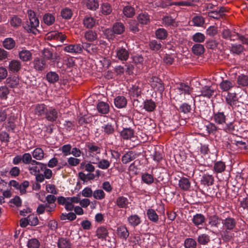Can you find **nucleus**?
Instances as JSON below:
<instances>
[{
    "mask_svg": "<svg viewBox=\"0 0 248 248\" xmlns=\"http://www.w3.org/2000/svg\"><path fill=\"white\" fill-rule=\"evenodd\" d=\"M28 20L23 24V28L28 32L35 35L39 33L38 28L39 26V20L36 16L35 12L31 10L27 11Z\"/></svg>",
    "mask_w": 248,
    "mask_h": 248,
    "instance_id": "f257e3e1",
    "label": "nucleus"
},
{
    "mask_svg": "<svg viewBox=\"0 0 248 248\" xmlns=\"http://www.w3.org/2000/svg\"><path fill=\"white\" fill-rule=\"evenodd\" d=\"M213 119L216 124L221 127L220 129L226 132H232L235 129V125L233 122L226 123V116L223 112H214Z\"/></svg>",
    "mask_w": 248,
    "mask_h": 248,
    "instance_id": "f03ea898",
    "label": "nucleus"
},
{
    "mask_svg": "<svg viewBox=\"0 0 248 248\" xmlns=\"http://www.w3.org/2000/svg\"><path fill=\"white\" fill-rule=\"evenodd\" d=\"M222 224L224 230L221 232V235L224 239L230 240L232 238V235L230 233V231H232L235 228L236 221L234 218L228 217L222 220Z\"/></svg>",
    "mask_w": 248,
    "mask_h": 248,
    "instance_id": "7ed1b4c3",
    "label": "nucleus"
},
{
    "mask_svg": "<svg viewBox=\"0 0 248 248\" xmlns=\"http://www.w3.org/2000/svg\"><path fill=\"white\" fill-rule=\"evenodd\" d=\"M221 36L224 39L232 41L239 39L242 44L248 45V37L242 35L235 31H231L227 28L222 30Z\"/></svg>",
    "mask_w": 248,
    "mask_h": 248,
    "instance_id": "20e7f679",
    "label": "nucleus"
},
{
    "mask_svg": "<svg viewBox=\"0 0 248 248\" xmlns=\"http://www.w3.org/2000/svg\"><path fill=\"white\" fill-rule=\"evenodd\" d=\"M125 31L124 24L121 22H116L113 26L112 29H107L105 30V34L109 38H112L114 34H121Z\"/></svg>",
    "mask_w": 248,
    "mask_h": 248,
    "instance_id": "39448f33",
    "label": "nucleus"
},
{
    "mask_svg": "<svg viewBox=\"0 0 248 248\" xmlns=\"http://www.w3.org/2000/svg\"><path fill=\"white\" fill-rule=\"evenodd\" d=\"M46 164L34 160L29 166V170L31 175H35L43 171L46 168Z\"/></svg>",
    "mask_w": 248,
    "mask_h": 248,
    "instance_id": "423d86ee",
    "label": "nucleus"
},
{
    "mask_svg": "<svg viewBox=\"0 0 248 248\" xmlns=\"http://www.w3.org/2000/svg\"><path fill=\"white\" fill-rule=\"evenodd\" d=\"M149 83L151 87L155 91L162 93L165 89L164 85L161 80L156 77H152L149 80Z\"/></svg>",
    "mask_w": 248,
    "mask_h": 248,
    "instance_id": "0eeeda50",
    "label": "nucleus"
},
{
    "mask_svg": "<svg viewBox=\"0 0 248 248\" xmlns=\"http://www.w3.org/2000/svg\"><path fill=\"white\" fill-rule=\"evenodd\" d=\"M59 112L58 110L52 107H50L47 108L45 117L47 121L53 122L57 120Z\"/></svg>",
    "mask_w": 248,
    "mask_h": 248,
    "instance_id": "6e6552de",
    "label": "nucleus"
},
{
    "mask_svg": "<svg viewBox=\"0 0 248 248\" xmlns=\"http://www.w3.org/2000/svg\"><path fill=\"white\" fill-rule=\"evenodd\" d=\"M63 50L71 53L80 54L82 52V47L79 44H71L65 46Z\"/></svg>",
    "mask_w": 248,
    "mask_h": 248,
    "instance_id": "1a4fd4ad",
    "label": "nucleus"
},
{
    "mask_svg": "<svg viewBox=\"0 0 248 248\" xmlns=\"http://www.w3.org/2000/svg\"><path fill=\"white\" fill-rule=\"evenodd\" d=\"M115 203L119 208L126 209L129 207L130 202L127 197L120 196L116 198Z\"/></svg>",
    "mask_w": 248,
    "mask_h": 248,
    "instance_id": "9d476101",
    "label": "nucleus"
},
{
    "mask_svg": "<svg viewBox=\"0 0 248 248\" xmlns=\"http://www.w3.org/2000/svg\"><path fill=\"white\" fill-rule=\"evenodd\" d=\"M34 68L39 71L44 70L46 67V63L45 60L42 58H35L32 62Z\"/></svg>",
    "mask_w": 248,
    "mask_h": 248,
    "instance_id": "9b49d317",
    "label": "nucleus"
},
{
    "mask_svg": "<svg viewBox=\"0 0 248 248\" xmlns=\"http://www.w3.org/2000/svg\"><path fill=\"white\" fill-rule=\"evenodd\" d=\"M226 102L232 108L234 107L238 106L239 102L235 93H228L225 98Z\"/></svg>",
    "mask_w": 248,
    "mask_h": 248,
    "instance_id": "f8f14e48",
    "label": "nucleus"
},
{
    "mask_svg": "<svg viewBox=\"0 0 248 248\" xmlns=\"http://www.w3.org/2000/svg\"><path fill=\"white\" fill-rule=\"evenodd\" d=\"M7 120L5 124L6 129L10 131H13L16 127L15 121L16 119L14 111H11V114L7 116Z\"/></svg>",
    "mask_w": 248,
    "mask_h": 248,
    "instance_id": "ddd939ff",
    "label": "nucleus"
},
{
    "mask_svg": "<svg viewBox=\"0 0 248 248\" xmlns=\"http://www.w3.org/2000/svg\"><path fill=\"white\" fill-rule=\"evenodd\" d=\"M172 5H175L177 6H191L192 5V3L190 1H189L188 0L175 2H171L169 0H166L165 1H163L160 4V6L162 8H166Z\"/></svg>",
    "mask_w": 248,
    "mask_h": 248,
    "instance_id": "4468645a",
    "label": "nucleus"
},
{
    "mask_svg": "<svg viewBox=\"0 0 248 248\" xmlns=\"http://www.w3.org/2000/svg\"><path fill=\"white\" fill-rule=\"evenodd\" d=\"M129 56V51L123 47H119L116 50V57L121 61H126Z\"/></svg>",
    "mask_w": 248,
    "mask_h": 248,
    "instance_id": "2eb2a0df",
    "label": "nucleus"
},
{
    "mask_svg": "<svg viewBox=\"0 0 248 248\" xmlns=\"http://www.w3.org/2000/svg\"><path fill=\"white\" fill-rule=\"evenodd\" d=\"M139 156V154L133 151H129L124 154L122 157V161L124 164H127Z\"/></svg>",
    "mask_w": 248,
    "mask_h": 248,
    "instance_id": "dca6fc26",
    "label": "nucleus"
},
{
    "mask_svg": "<svg viewBox=\"0 0 248 248\" xmlns=\"http://www.w3.org/2000/svg\"><path fill=\"white\" fill-rule=\"evenodd\" d=\"M93 163H97V167L102 170L108 169L110 165V162L108 160L106 159L99 160L98 157L93 159Z\"/></svg>",
    "mask_w": 248,
    "mask_h": 248,
    "instance_id": "f3484780",
    "label": "nucleus"
},
{
    "mask_svg": "<svg viewBox=\"0 0 248 248\" xmlns=\"http://www.w3.org/2000/svg\"><path fill=\"white\" fill-rule=\"evenodd\" d=\"M18 57L23 62H28L32 59V53L30 50L22 48V50L18 52Z\"/></svg>",
    "mask_w": 248,
    "mask_h": 248,
    "instance_id": "a211bd4d",
    "label": "nucleus"
},
{
    "mask_svg": "<svg viewBox=\"0 0 248 248\" xmlns=\"http://www.w3.org/2000/svg\"><path fill=\"white\" fill-rule=\"evenodd\" d=\"M117 234L121 239L126 240L129 235V232L125 226H120L117 229Z\"/></svg>",
    "mask_w": 248,
    "mask_h": 248,
    "instance_id": "6ab92c4d",
    "label": "nucleus"
},
{
    "mask_svg": "<svg viewBox=\"0 0 248 248\" xmlns=\"http://www.w3.org/2000/svg\"><path fill=\"white\" fill-rule=\"evenodd\" d=\"M47 107L44 104H39L35 105L34 113L39 116H45L47 112Z\"/></svg>",
    "mask_w": 248,
    "mask_h": 248,
    "instance_id": "aec40b11",
    "label": "nucleus"
},
{
    "mask_svg": "<svg viewBox=\"0 0 248 248\" xmlns=\"http://www.w3.org/2000/svg\"><path fill=\"white\" fill-rule=\"evenodd\" d=\"M214 93V91L211 86H205L201 89V93L196 95L195 96H202L209 98L213 95Z\"/></svg>",
    "mask_w": 248,
    "mask_h": 248,
    "instance_id": "412c9836",
    "label": "nucleus"
},
{
    "mask_svg": "<svg viewBox=\"0 0 248 248\" xmlns=\"http://www.w3.org/2000/svg\"><path fill=\"white\" fill-rule=\"evenodd\" d=\"M214 182V178L211 174L205 173L203 174L201 178V183L205 186L212 185Z\"/></svg>",
    "mask_w": 248,
    "mask_h": 248,
    "instance_id": "4be33fe9",
    "label": "nucleus"
},
{
    "mask_svg": "<svg viewBox=\"0 0 248 248\" xmlns=\"http://www.w3.org/2000/svg\"><path fill=\"white\" fill-rule=\"evenodd\" d=\"M162 23L165 27H177L178 24L174 18L170 16H164L162 19Z\"/></svg>",
    "mask_w": 248,
    "mask_h": 248,
    "instance_id": "5701e85b",
    "label": "nucleus"
},
{
    "mask_svg": "<svg viewBox=\"0 0 248 248\" xmlns=\"http://www.w3.org/2000/svg\"><path fill=\"white\" fill-rule=\"evenodd\" d=\"M21 67V62L17 60H13L10 62L8 66L9 70L13 73L18 72Z\"/></svg>",
    "mask_w": 248,
    "mask_h": 248,
    "instance_id": "b1692460",
    "label": "nucleus"
},
{
    "mask_svg": "<svg viewBox=\"0 0 248 248\" xmlns=\"http://www.w3.org/2000/svg\"><path fill=\"white\" fill-rule=\"evenodd\" d=\"M134 135V131L131 128H124L120 132V136L124 140H130Z\"/></svg>",
    "mask_w": 248,
    "mask_h": 248,
    "instance_id": "393cba45",
    "label": "nucleus"
},
{
    "mask_svg": "<svg viewBox=\"0 0 248 248\" xmlns=\"http://www.w3.org/2000/svg\"><path fill=\"white\" fill-rule=\"evenodd\" d=\"M127 221L129 225L135 227L140 224V217L137 215H131L127 217Z\"/></svg>",
    "mask_w": 248,
    "mask_h": 248,
    "instance_id": "a878e982",
    "label": "nucleus"
},
{
    "mask_svg": "<svg viewBox=\"0 0 248 248\" xmlns=\"http://www.w3.org/2000/svg\"><path fill=\"white\" fill-rule=\"evenodd\" d=\"M102 130L105 134L107 135L113 134L115 130V126L114 124L108 123L104 124L102 126Z\"/></svg>",
    "mask_w": 248,
    "mask_h": 248,
    "instance_id": "bb28decb",
    "label": "nucleus"
},
{
    "mask_svg": "<svg viewBox=\"0 0 248 248\" xmlns=\"http://www.w3.org/2000/svg\"><path fill=\"white\" fill-rule=\"evenodd\" d=\"M97 110L98 112L102 114H108L109 111V105L105 102H99L97 105Z\"/></svg>",
    "mask_w": 248,
    "mask_h": 248,
    "instance_id": "cd10ccee",
    "label": "nucleus"
},
{
    "mask_svg": "<svg viewBox=\"0 0 248 248\" xmlns=\"http://www.w3.org/2000/svg\"><path fill=\"white\" fill-rule=\"evenodd\" d=\"M108 234V230L107 228L104 226L99 227L96 229V235L99 239H106Z\"/></svg>",
    "mask_w": 248,
    "mask_h": 248,
    "instance_id": "c85d7f7f",
    "label": "nucleus"
},
{
    "mask_svg": "<svg viewBox=\"0 0 248 248\" xmlns=\"http://www.w3.org/2000/svg\"><path fill=\"white\" fill-rule=\"evenodd\" d=\"M208 224L211 227L217 228L220 224L221 218L217 215L211 216L208 218Z\"/></svg>",
    "mask_w": 248,
    "mask_h": 248,
    "instance_id": "c756f323",
    "label": "nucleus"
},
{
    "mask_svg": "<svg viewBox=\"0 0 248 248\" xmlns=\"http://www.w3.org/2000/svg\"><path fill=\"white\" fill-rule=\"evenodd\" d=\"M114 104L117 108H123L126 107L127 100L123 96H118L114 99Z\"/></svg>",
    "mask_w": 248,
    "mask_h": 248,
    "instance_id": "7c9ffc66",
    "label": "nucleus"
},
{
    "mask_svg": "<svg viewBox=\"0 0 248 248\" xmlns=\"http://www.w3.org/2000/svg\"><path fill=\"white\" fill-rule=\"evenodd\" d=\"M6 84L11 88L17 87L19 83V79L16 76H12L6 79Z\"/></svg>",
    "mask_w": 248,
    "mask_h": 248,
    "instance_id": "2f4dec72",
    "label": "nucleus"
},
{
    "mask_svg": "<svg viewBox=\"0 0 248 248\" xmlns=\"http://www.w3.org/2000/svg\"><path fill=\"white\" fill-rule=\"evenodd\" d=\"M86 147L91 155L92 154H100L101 153V148L95 145L93 143L88 142L86 144Z\"/></svg>",
    "mask_w": 248,
    "mask_h": 248,
    "instance_id": "473e14b6",
    "label": "nucleus"
},
{
    "mask_svg": "<svg viewBox=\"0 0 248 248\" xmlns=\"http://www.w3.org/2000/svg\"><path fill=\"white\" fill-rule=\"evenodd\" d=\"M190 182L187 178L182 177L179 180V186L183 190H188L190 187Z\"/></svg>",
    "mask_w": 248,
    "mask_h": 248,
    "instance_id": "72a5a7b5",
    "label": "nucleus"
},
{
    "mask_svg": "<svg viewBox=\"0 0 248 248\" xmlns=\"http://www.w3.org/2000/svg\"><path fill=\"white\" fill-rule=\"evenodd\" d=\"M44 23L47 26H51L55 21V17L51 13H46L43 16Z\"/></svg>",
    "mask_w": 248,
    "mask_h": 248,
    "instance_id": "f704fd0d",
    "label": "nucleus"
},
{
    "mask_svg": "<svg viewBox=\"0 0 248 248\" xmlns=\"http://www.w3.org/2000/svg\"><path fill=\"white\" fill-rule=\"evenodd\" d=\"M225 169L226 165L223 161H217L214 164L213 171L216 173H222L225 170Z\"/></svg>",
    "mask_w": 248,
    "mask_h": 248,
    "instance_id": "c9c22d12",
    "label": "nucleus"
},
{
    "mask_svg": "<svg viewBox=\"0 0 248 248\" xmlns=\"http://www.w3.org/2000/svg\"><path fill=\"white\" fill-rule=\"evenodd\" d=\"M11 111H15L12 107L0 109V123L4 121L7 116L11 114Z\"/></svg>",
    "mask_w": 248,
    "mask_h": 248,
    "instance_id": "e433bc0d",
    "label": "nucleus"
},
{
    "mask_svg": "<svg viewBox=\"0 0 248 248\" xmlns=\"http://www.w3.org/2000/svg\"><path fill=\"white\" fill-rule=\"evenodd\" d=\"M16 42L12 38H6L2 42L3 46L7 50H11L15 47Z\"/></svg>",
    "mask_w": 248,
    "mask_h": 248,
    "instance_id": "4c0bfd02",
    "label": "nucleus"
},
{
    "mask_svg": "<svg viewBox=\"0 0 248 248\" xmlns=\"http://www.w3.org/2000/svg\"><path fill=\"white\" fill-rule=\"evenodd\" d=\"M234 86L233 82L229 80H223L219 84L220 89L224 92L231 90Z\"/></svg>",
    "mask_w": 248,
    "mask_h": 248,
    "instance_id": "58836bf2",
    "label": "nucleus"
},
{
    "mask_svg": "<svg viewBox=\"0 0 248 248\" xmlns=\"http://www.w3.org/2000/svg\"><path fill=\"white\" fill-rule=\"evenodd\" d=\"M205 220V217L202 214H196L193 217L192 222L196 226L202 224Z\"/></svg>",
    "mask_w": 248,
    "mask_h": 248,
    "instance_id": "ea45409f",
    "label": "nucleus"
},
{
    "mask_svg": "<svg viewBox=\"0 0 248 248\" xmlns=\"http://www.w3.org/2000/svg\"><path fill=\"white\" fill-rule=\"evenodd\" d=\"M57 245L59 248H70L71 243L69 239L61 237L58 239Z\"/></svg>",
    "mask_w": 248,
    "mask_h": 248,
    "instance_id": "a19ab883",
    "label": "nucleus"
},
{
    "mask_svg": "<svg viewBox=\"0 0 248 248\" xmlns=\"http://www.w3.org/2000/svg\"><path fill=\"white\" fill-rule=\"evenodd\" d=\"M147 216L148 218L153 222H157L158 220V215L153 209L150 208L147 210Z\"/></svg>",
    "mask_w": 248,
    "mask_h": 248,
    "instance_id": "79ce46f5",
    "label": "nucleus"
},
{
    "mask_svg": "<svg viewBox=\"0 0 248 248\" xmlns=\"http://www.w3.org/2000/svg\"><path fill=\"white\" fill-rule=\"evenodd\" d=\"M42 55L44 59L47 60H52L54 62L56 60L57 56H53L52 52L48 48H45L43 50Z\"/></svg>",
    "mask_w": 248,
    "mask_h": 248,
    "instance_id": "37998d69",
    "label": "nucleus"
},
{
    "mask_svg": "<svg viewBox=\"0 0 248 248\" xmlns=\"http://www.w3.org/2000/svg\"><path fill=\"white\" fill-rule=\"evenodd\" d=\"M137 18L139 23L142 25H146L150 22L149 16L145 13L140 14Z\"/></svg>",
    "mask_w": 248,
    "mask_h": 248,
    "instance_id": "c03bdc74",
    "label": "nucleus"
},
{
    "mask_svg": "<svg viewBox=\"0 0 248 248\" xmlns=\"http://www.w3.org/2000/svg\"><path fill=\"white\" fill-rule=\"evenodd\" d=\"M33 157L37 160H41L44 157V151L41 148H36L32 152Z\"/></svg>",
    "mask_w": 248,
    "mask_h": 248,
    "instance_id": "a18cd8bd",
    "label": "nucleus"
},
{
    "mask_svg": "<svg viewBox=\"0 0 248 248\" xmlns=\"http://www.w3.org/2000/svg\"><path fill=\"white\" fill-rule=\"evenodd\" d=\"M84 26L88 29L92 28L95 24V19L91 16H86L83 21Z\"/></svg>",
    "mask_w": 248,
    "mask_h": 248,
    "instance_id": "49530a36",
    "label": "nucleus"
},
{
    "mask_svg": "<svg viewBox=\"0 0 248 248\" xmlns=\"http://www.w3.org/2000/svg\"><path fill=\"white\" fill-rule=\"evenodd\" d=\"M47 80L50 83H54L58 81L59 75L55 72H49L46 75Z\"/></svg>",
    "mask_w": 248,
    "mask_h": 248,
    "instance_id": "de8ad7c7",
    "label": "nucleus"
},
{
    "mask_svg": "<svg viewBox=\"0 0 248 248\" xmlns=\"http://www.w3.org/2000/svg\"><path fill=\"white\" fill-rule=\"evenodd\" d=\"M156 108L155 102L151 99L146 100L144 102V109L149 112L153 111Z\"/></svg>",
    "mask_w": 248,
    "mask_h": 248,
    "instance_id": "09e8293b",
    "label": "nucleus"
},
{
    "mask_svg": "<svg viewBox=\"0 0 248 248\" xmlns=\"http://www.w3.org/2000/svg\"><path fill=\"white\" fill-rule=\"evenodd\" d=\"M210 241V236L205 233H202L199 235L197 238V241L198 243L202 245H207Z\"/></svg>",
    "mask_w": 248,
    "mask_h": 248,
    "instance_id": "8fccbe9b",
    "label": "nucleus"
},
{
    "mask_svg": "<svg viewBox=\"0 0 248 248\" xmlns=\"http://www.w3.org/2000/svg\"><path fill=\"white\" fill-rule=\"evenodd\" d=\"M180 94L184 93L185 94H190L192 92V88L185 83H181L177 88Z\"/></svg>",
    "mask_w": 248,
    "mask_h": 248,
    "instance_id": "3c124183",
    "label": "nucleus"
},
{
    "mask_svg": "<svg viewBox=\"0 0 248 248\" xmlns=\"http://www.w3.org/2000/svg\"><path fill=\"white\" fill-rule=\"evenodd\" d=\"M192 50L194 54L200 55L204 53V47L201 44H196L193 46Z\"/></svg>",
    "mask_w": 248,
    "mask_h": 248,
    "instance_id": "603ef678",
    "label": "nucleus"
},
{
    "mask_svg": "<svg viewBox=\"0 0 248 248\" xmlns=\"http://www.w3.org/2000/svg\"><path fill=\"white\" fill-rule=\"evenodd\" d=\"M237 83L239 87H246L248 86V77L241 75L237 78Z\"/></svg>",
    "mask_w": 248,
    "mask_h": 248,
    "instance_id": "864d4df0",
    "label": "nucleus"
},
{
    "mask_svg": "<svg viewBox=\"0 0 248 248\" xmlns=\"http://www.w3.org/2000/svg\"><path fill=\"white\" fill-rule=\"evenodd\" d=\"M123 13L127 17H131L135 14V10L133 7L128 5L123 8Z\"/></svg>",
    "mask_w": 248,
    "mask_h": 248,
    "instance_id": "5fc2aeb1",
    "label": "nucleus"
},
{
    "mask_svg": "<svg viewBox=\"0 0 248 248\" xmlns=\"http://www.w3.org/2000/svg\"><path fill=\"white\" fill-rule=\"evenodd\" d=\"M244 46L240 44H232L231 46V52L236 54H241L244 50Z\"/></svg>",
    "mask_w": 248,
    "mask_h": 248,
    "instance_id": "6e6d98bb",
    "label": "nucleus"
},
{
    "mask_svg": "<svg viewBox=\"0 0 248 248\" xmlns=\"http://www.w3.org/2000/svg\"><path fill=\"white\" fill-rule=\"evenodd\" d=\"M206 130L209 134L215 135L217 132L220 129L214 123H209V124L206 126Z\"/></svg>",
    "mask_w": 248,
    "mask_h": 248,
    "instance_id": "4d7b16f0",
    "label": "nucleus"
},
{
    "mask_svg": "<svg viewBox=\"0 0 248 248\" xmlns=\"http://www.w3.org/2000/svg\"><path fill=\"white\" fill-rule=\"evenodd\" d=\"M155 35L157 39L164 40L168 36V32L165 29L159 28L155 31Z\"/></svg>",
    "mask_w": 248,
    "mask_h": 248,
    "instance_id": "13d9d810",
    "label": "nucleus"
},
{
    "mask_svg": "<svg viewBox=\"0 0 248 248\" xmlns=\"http://www.w3.org/2000/svg\"><path fill=\"white\" fill-rule=\"evenodd\" d=\"M141 180L144 183L148 185H151L154 181L153 176L148 173H144L142 174Z\"/></svg>",
    "mask_w": 248,
    "mask_h": 248,
    "instance_id": "bf43d9fd",
    "label": "nucleus"
},
{
    "mask_svg": "<svg viewBox=\"0 0 248 248\" xmlns=\"http://www.w3.org/2000/svg\"><path fill=\"white\" fill-rule=\"evenodd\" d=\"M149 46L151 50L156 51L160 50L162 47L161 43L155 40L150 41Z\"/></svg>",
    "mask_w": 248,
    "mask_h": 248,
    "instance_id": "052dcab7",
    "label": "nucleus"
},
{
    "mask_svg": "<svg viewBox=\"0 0 248 248\" xmlns=\"http://www.w3.org/2000/svg\"><path fill=\"white\" fill-rule=\"evenodd\" d=\"M197 245L196 241L191 238H186L184 241L185 248H196Z\"/></svg>",
    "mask_w": 248,
    "mask_h": 248,
    "instance_id": "680f3d73",
    "label": "nucleus"
},
{
    "mask_svg": "<svg viewBox=\"0 0 248 248\" xmlns=\"http://www.w3.org/2000/svg\"><path fill=\"white\" fill-rule=\"evenodd\" d=\"M86 5L87 8L91 10H95L99 7V3L97 0H87Z\"/></svg>",
    "mask_w": 248,
    "mask_h": 248,
    "instance_id": "e2e57ef3",
    "label": "nucleus"
},
{
    "mask_svg": "<svg viewBox=\"0 0 248 248\" xmlns=\"http://www.w3.org/2000/svg\"><path fill=\"white\" fill-rule=\"evenodd\" d=\"M205 35L201 32H196L192 37V39L193 41L198 44L203 42L205 40Z\"/></svg>",
    "mask_w": 248,
    "mask_h": 248,
    "instance_id": "0e129e2a",
    "label": "nucleus"
},
{
    "mask_svg": "<svg viewBox=\"0 0 248 248\" xmlns=\"http://www.w3.org/2000/svg\"><path fill=\"white\" fill-rule=\"evenodd\" d=\"M101 12L104 15H108L112 12V7L108 3H103L101 7Z\"/></svg>",
    "mask_w": 248,
    "mask_h": 248,
    "instance_id": "69168bd1",
    "label": "nucleus"
},
{
    "mask_svg": "<svg viewBox=\"0 0 248 248\" xmlns=\"http://www.w3.org/2000/svg\"><path fill=\"white\" fill-rule=\"evenodd\" d=\"M84 36L87 40L89 41H93L96 39L97 35L95 32L92 30H90L85 32Z\"/></svg>",
    "mask_w": 248,
    "mask_h": 248,
    "instance_id": "338daca9",
    "label": "nucleus"
},
{
    "mask_svg": "<svg viewBox=\"0 0 248 248\" xmlns=\"http://www.w3.org/2000/svg\"><path fill=\"white\" fill-rule=\"evenodd\" d=\"M40 245V242L37 239L32 238L29 240L27 246L28 248H39Z\"/></svg>",
    "mask_w": 248,
    "mask_h": 248,
    "instance_id": "774afa93",
    "label": "nucleus"
}]
</instances>
